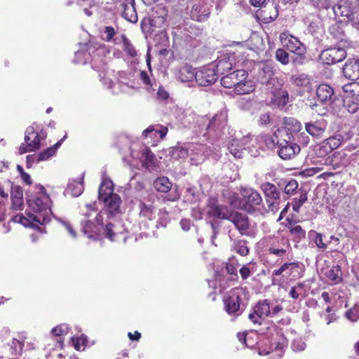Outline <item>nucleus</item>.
Listing matches in <instances>:
<instances>
[{
  "label": "nucleus",
  "instance_id": "26",
  "mask_svg": "<svg viewBox=\"0 0 359 359\" xmlns=\"http://www.w3.org/2000/svg\"><path fill=\"white\" fill-rule=\"evenodd\" d=\"M207 212L210 217L220 219H230L231 217V215L226 208L215 203L210 204Z\"/></svg>",
  "mask_w": 359,
  "mask_h": 359
},
{
  "label": "nucleus",
  "instance_id": "47",
  "mask_svg": "<svg viewBox=\"0 0 359 359\" xmlns=\"http://www.w3.org/2000/svg\"><path fill=\"white\" fill-rule=\"evenodd\" d=\"M292 82L294 85L302 87H309L311 84L310 77L305 74H298L292 76Z\"/></svg>",
  "mask_w": 359,
  "mask_h": 359
},
{
  "label": "nucleus",
  "instance_id": "4",
  "mask_svg": "<svg viewBox=\"0 0 359 359\" xmlns=\"http://www.w3.org/2000/svg\"><path fill=\"white\" fill-rule=\"evenodd\" d=\"M36 189L39 190L40 196H34L28 198L27 202L29 207L36 212H43V215L34 216V220L40 224H43L46 222V217H48L50 210L48 208L47 202L48 197L46 194L44 187L41 185L37 186Z\"/></svg>",
  "mask_w": 359,
  "mask_h": 359
},
{
  "label": "nucleus",
  "instance_id": "48",
  "mask_svg": "<svg viewBox=\"0 0 359 359\" xmlns=\"http://www.w3.org/2000/svg\"><path fill=\"white\" fill-rule=\"evenodd\" d=\"M232 248L238 254L242 256H245L249 252L246 241L243 240L234 241Z\"/></svg>",
  "mask_w": 359,
  "mask_h": 359
},
{
  "label": "nucleus",
  "instance_id": "24",
  "mask_svg": "<svg viewBox=\"0 0 359 359\" xmlns=\"http://www.w3.org/2000/svg\"><path fill=\"white\" fill-rule=\"evenodd\" d=\"M228 149L235 158H242L244 148L240 142V133H234V137L229 141Z\"/></svg>",
  "mask_w": 359,
  "mask_h": 359
},
{
  "label": "nucleus",
  "instance_id": "56",
  "mask_svg": "<svg viewBox=\"0 0 359 359\" xmlns=\"http://www.w3.org/2000/svg\"><path fill=\"white\" fill-rule=\"evenodd\" d=\"M8 185L11 187V198H23V191L21 187L13 185L10 181L7 182Z\"/></svg>",
  "mask_w": 359,
  "mask_h": 359
},
{
  "label": "nucleus",
  "instance_id": "11",
  "mask_svg": "<svg viewBox=\"0 0 359 359\" xmlns=\"http://www.w3.org/2000/svg\"><path fill=\"white\" fill-rule=\"evenodd\" d=\"M280 41L284 47H286L290 51L306 52V48L303 43L295 36L291 35L287 32L280 34Z\"/></svg>",
  "mask_w": 359,
  "mask_h": 359
},
{
  "label": "nucleus",
  "instance_id": "18",
  "mask_svg": "<svg viewBox=\"0 0 359 359\" xmlns=\"http://www.w3.org/2000/svg\"><path fill=\"white\" fill-rule=\"evenodd\" d=\"M226 123L227 112L224 110L213 116L208 126V129L209 130H221L224 128Z\"/></svg>",
  "mask_w": 359,
  "mask_h": 359
},
{
  "label": "nucleus",
  "instance_id": "58",
  "mask_svg": "<svg viewBox=\"0 0 359 359\" xmlns=\"http://www.w3.org/2000/svg\"><path fill=\"white\" fill-rule=\"evenodd\" d=\"M116 34V31L114 27L111 26H106L104 27V35H102V39L107 42L111 41Z\"/></svg>",
  "mask_w": 359,
  "mask_h": 359
},
{
  "label": "nucleus",
  "instance_id": "55",
  "mask_svg": "<svg viewBox=\"0 0 359 359\" xmlns=\"http://www.w3.org/2000/svg\"><path fill=\"white\" fill-rule=\"evenodd\" d=\"M328 147H330V149L331 152L334 150L339 147V146L341 144V136H333L330 137L325 140H324Z\"/></svg>",
  "mask_w": 359,
  "mask_h": 359
},
{
  "label": "nucleus",
  "instance_id": "27",
  "mask_svg": "<svg viewBox=\"0 0 359 359\" xmlns=\"http://www.w3.org/2000/svg\"><path fill=\"white\" fill-rule=\"evenodd\" d=\"M123 11L122 16L128 21L135 23L137 22L138 18L137 14L135 8L134 0L128 1L127 3H124L123 5Z\"/></svg>",
  "mask_w": 359,
  "mask_h": 359
},
{
  "label": "nucleus",
  "instance_id": "64",
  "mask_svg": "<svg viewBox=\"0 0 359 359\" xmlns=\"http://www.w3.org/2000/svg\"><path fill=\"white\" fill-rule=\"evenodd\" d=\"M347 22H351L353 26L359 29V11L352 12Z\"/></svg>",
  "mask_w": 359,
  "mask_h": 359
},
{
  "label": "nucleus",
  "instance_id": "57",
  "mask_svg": "<svg viewBox=\"0 0 359 359\" xmlns=\"http://www.w3.org/2000/svg\"><path fill=\"white\" fill-rule=\"evenodd\" d=\"M276 59L283 65H287L290 62L288 53L282 48L276 51Z\"/></svg>",
  "mask_w": 359,
  "mask_h": 359
},
{
  "label": "nucleus",
  "instance_id": "20",
  "mask_svg": "<svg viewBox=\"0 0 359 359\" xmlns=\"http://www.w3.org/2000/svg\"><path fill=\"white\" fill-rule=\"evenodd\" d=\"M236 64V55L233 53L224 55L222 59H219L216 67L218 72L224 74L226 72L231 70Z\"/></svg>",
  "mask_w": 359,
  "mask_h": 359
},
{
  "label": "nucleus",
  "instance_id": "19",
  "mask_svg": "<svg viewBox=\"0 0 359 359\" xmlns=\"http://www.w3.org/2000/svg\"><path fill=\"white\" fill-rule=\"evenodd\" d=\"M327 128V123L324 120H318L314 122L306 123V130L313 137L321 136Z\"/></svg>",
  "mask_w": 359,
  "mask_h": 359
},
{
  "label": "nucleus",
  "instance_id": "16",
  "mask_svg": "<svg viewBox=\"0 0 359 359\" xmlns=\"http://www.w3.org/2000/svg\"><path fill=\"white\" fill-rule=\"evenodd\" d=\"M344 75L351 80L359 79V59L348 60L343 68Z\"/></svg>",
  "mask_w": 359,
  "mask_h": 359
},
{
  "label": "nucleus",
  "instance_id": "51",
  "mask_svg": "<svg viewBox=\"0 0 359 359\" xmlns=\"http://www.w3.org/2000/svg\"><path fill=\"white\" fill-rule=\"evenodd\" d=\"M309 236L312 238L317 248L321 250H325L327 244L323 242V235L320 233L311 231L309 232Z\"/></svg>",
  "mask_w": 359,
  "mask_h": 359
},
{
  "label": "nucleus",
  "instance_id": "53",
  "mask_svg": "<svg viewBox=\"0 0 359 359\" xmlns=\"http://www.w3.org/2000/svg\"><path fill=\"white\" fill-rule=\"evenodd\" d=\"M315 153L318 157L323 158L331 153V151L325 142L323 141L320 144L316 146Z\"/></svg>",
  "mask_w": 359,
  "mask_h": 359
},
{
  "label": "nucleus",
  "instance_id": "61",
  "mask_svg": "<svg viewBox=\"0 0 359 359\" xmlns=\"http://www.w3.org/2000/svg\"><path fill=\"white\" fill-rule=\"evenodd\" d=\"M298 188V183L296 180H292L290 182H287V184L285 185L284 191L287 195H291L294 193V191Z\"/></svg>",
  "mask_w": 359,
  "mask_h": 359
},
{
  "label": "nucleus",
  "instance_id": "52",
  "mask_svg": "<svg viewBox=\"0 0 359 359\" xmlns=\"http://www.w3.org/2000/svg\"><path fill=\"white\" fill-rule=\"evenodd\" d=\"M121 39L123 42V50L130 57H135L137 55V52L128 39L126 36V35L123 34L121 36Z\"/></svg>",
  "mask_w": 359,
  "mask_h": 359
},
{
  "label": "nucleus",
  "instance_id": "62",
  "mask_svg": "<svg viewBox=\"0 0 359 359\" xmlns=\"http://www.w3.org/2000/svg\"><path fill=\"white\" fill-rule=\"evenodd\" d=\"M306 347L305 343L301 338L295 339L292 344V348L294 351H301L304 350Z\"/></svg>",
  "mask_w": 359,
  "mask_h": 359
},
{
  "label": "nucleus",
  "instance_id": "60",
  "mask_svg": "<svg viewBox=\"0 0 359 359\" xmlns=\"http://www.w3.org/2000/svg\"><path fill=\"white\" fill-rule=\"evenodd\" d=\"M306 194H301L299 198H296L292 203V209L294 210V211L298 212L299 211L300 208L306 202Z\"/></svg>",
  "mask_w": 359,
  "mask_h": 359
},
{
  "label": "nucleus",
  "instance_id": "41",
  "mask_svg": "<svg viewBox=\"0 0 359 359\" xmlns=\"http://www.w3.org/2000/svg\"><path fill=\"white\" fill-rule=\"evenodd\" d=\"M275 348L274 351H271L273 356H275L277 359H280L282 356L283 350L287 345V341L283 335H279L277 341L274 343Z\"/></svg>",
  "mask_w": 359,
  "mask_h": 359
},
{
  "label": "nucleus",
  "instance_id": "42",
  "mask_svg": "<svg viewBox=\"0 0 359 359\" xmlns=\"http://www.w3.org/2000/svg\"><path fill=\"white\" fill-rule=\"evenodd\" d=\"M285 127L287 133L292 135V133H298L302 129L301 123L294 118H287L284 121Z\"/></svg>",
  "mask_w": 359,
  "mask_h": 359
},
{
  "label": "nucleus",
  "instance_id": "14",
  "mask_svg": "<svg viewBox=\"0 0 359 359\" xmlns=\"http://www.w3.org/2000/svg\"><path fill=\"white\" fill-rule=\"evenodd\" d=\"M114 184L113 182L106 176L105 174L102 176V182L99 187L98 198L100 201L105 199L107 197L116 194L114 192Z\"/></svg>",
  "mask_w": 359,
  "mask_h": 359
},
{
  "label": "nucleus",
  "instance_id": "6",
  "mask_svg": "<svg viewBox=\"0 0 359 359\" xmlns=\"http://www.w3.org/2000/svg\"><path fill=\"white\" fill-rule=\"evenodd\" d=\"M242 200L240 209L251 212L254 208L262 203L260 194L252 188H242L241 190Z\"/></svg>",
  "mask_w": 359,
  "mask_h": 359
},
{
  "label": "nucleus",
  "instance_id": "32",
  "mask_svg": "<svg viewBox=\"0 0 359 359\" xmlns=\"http://www.w3.org/2000/svg\"><path fill=\"white\" fill-rule=\"evenodd\" d=\"M103 215L100 212L97 215L95 218V222L97 223V226H101L104 233L106 234V236L111 241L114 240V236L117 234L116 232L114 231V225L111 224H107L105 227L103 226Z\"/></svg>",
  "mask_w": 359,
  "mask_h": 359
},
{
  "label": "nucleus",
  "instance_id": "38",
  "mask_svg": "<svg viewBox=\"0 0 359 359\" xmlns=\"http://www.w3.org/2000/svg\"><path fill=\"white\" fill-rule=\"evenodd\" d=\"M265 198H273L280 196V193L277 187L272 183L264 182L260 187Z\"/></svg>",
  "mask_w": 359,
  "mask_h": 359
},
{
  "label": "nucleus",
  "instance_id": "37",
  "mask_svg": "<svg viewBox=\"0 0 359 359\" xmlns=\"http://www.w3.org/2000/svg\"><path fill=\"white\" fill-rule=\"evenodd\" d=\"M223 196L227 200L228 203L235 208L240 209L242 198L239 197L238 194L231 190H226L223 193Z\"/></svg>",
  "mask_w": 359,
  "mask_h": 359
},
{
  "label": "nucleus",
  "instance_id": "59",
  "mask_svg": "<svg viewBox=\"0 0 359 359\" xmlns=\"http://www.w3.org/2000/svg\"><path fill=\"white\" fill-rule=\"evenodd\" d=\"M345 316L351 321H356L359 319V306L355 305L348 310L345 313Z\"/></svg>",
  "mask_w": 359,
  "mask_h": 359
},
{
  "label": "nucleus",
  "instance_id": "7",
  "mask_svg": "<svg viewBox=\"0 0 359 359\" xmlns=\"http://www.w3.org/2000/svg\"><path fill=\"white\" fill-rule=\"evenodd\" d=\"M346 55L345 49L339 47H330L321 52L319 59L323 63L331 65L341 62Z\"/></svg>",
  "mask_w": 359,
  "mask_h": 359
},
{
  "label": "nucleus",
  "instance_id": "49",
  "mask_svg": "<svg viewBox=\"0 0 359 359\" xmlns=\"http://www.w3.org/2000/svg\"><path fill=\"white\" fill-rule=\"evenodd\" d=\"M334 13L336 16L344 18L341 21L347 22L348 18L351 15L352 11L346 6H337L333 8Z\"/></svg>",
  "mask_w": 359,
  "mask_h": 359
},
{
  "label": "nucleus",
  "instance_id": "21",
  "mask_svg": "<svg viewBox=\"0 0 359 359\" xmlns=\"http://www.w3.org/2000/svg\"><path fill=\"white\" fill-rule=\"evenodd\" d=\"M196 72H195L192 67L189 65L180 67L176 73L177 79L182 83L196 81Z\"/></svg>",
  "mask_w": 359,
  "mask_h": 359
},
{
  "label": "nucleus",
  "instance_id": "45",
  "mask_svg": "<svg viewBox=\"0 0 359 359\" xmlns=\"http://www.w3.org/2000/svg\"><path fill=\"white\" fill-rule=\"evenodd\" d=\"M155 189L161 192H168L171 188V183L168 178L163 177L156 179L154 183Z\"/></svg>",
  "mask_w": 359,
  "mask_h": 359
},
{
  "label": "nucleus",
  "instance_id": "10",
  "mask_svg": "<svg viewBox=\"0 0 359 359\" xmlns=\"http://www.w3.org/2000/svg\"><path fill=\"white\" fill-rule=\"evenodd\" d=\"M248 73L244 69H238L234 71L229 74L224 76L221 79V84L222 86L226 88H233V90L235 91V88L236 86L247 79Z\"/></svg>",
  "mask_w": 359,
  "mask_h": 359
},
{
  "label": "nucleus",
  "instance_id": "63",
  "mask_svg": "<svg viewBox=\"0 0 359 359\" xmlns=\"http://www.w3.org/2000/svg\"><path fill=\"white\" fill-rule=\"evenodd\" d=\"M292 234L297 236L299 238H304L305 236V231L302 229L299 225L291 226L288 227Z\"/></svg>",
  "mask_w": 359,
  "mask_h": 359
},
{
  "label": "nucleus",
  "instance_id": "28",
  "mask_svg": "<svg viewBox=\"0 0 359 359\" xmlns=\"http://www.w3.org/2000/svg\"><path fill=\"white\" fill-rule=\"evenodd\" d=\"M231 220L241 233L244 234L249 227L248 217L241 213L236 212L231 215Z\"/></svg>",
  "mask_w": 359,
  "mask_h": 359
},
{
  "label": "nucleus",
  "instance_id": "17",
  "mask_svg": "<svg viewBox=\"0 0 359 359\" xmlns=\"http://www.w3.org/2000/svg\"><path fill=\"white\" fill-rule=\"evenodd\" d=\"M104 204V207L109 213L111 215H115L121 212V204L122 201L121 197L117 194H112V196L102 200Z\"/></svg>",
  "mask_w": 359,
  "mask_h": 359
},
{
  "label": "nucleus",
  "instance_id": "40",
  "mask_svg": "<svg viewBox=\"0 0 359 359\" xmlns=\"http://www.w3.org/2000/svg\"><path fill=\"white\" fill-rule=\"evenodd\" d=\"M172 158L174 159H184L189 156V143L182 146H177L172 148Z\"/></svg>",
  "mask_w": 359,
  "mask_h": 359
},
{
  "label": "nucleus",
  "instance_id": "15",
  "mask_svg": "<svg viewBox=\"0 0 359 359\" xmlns=\"http://www.w3.org/2000/svg\"><path fill=\"white\" fill-rule=\"evenodd\" d=\"M278 155L285 160L290 159L298 154L300 151V147L298 144L293 143L292 140L287 144H283L278 147Z\"/></svg>",
  "mask_w": 359,
  "mask_h": 359
},
{
  "label": "nucleus",
  "instance_id": "12",
  "mask_svg": "<svg viewBox=\"0 0 359 359\" xmlns=\"http://www.w3.org/2000/svg\"><path fill=\"white\" fill-rule=\"evenodd\" d=\"M189 157L193 164L203 162L209 155L208 147L201 144L189 143Z\"/></svg>",
  "mask_w": 359,
  "mask_h": 359
},
{
  "label": "nucleus",
  "instance_id": "2",
  "mask_svg": "<svg viewBox=\"0 0 359 359\" xmlns=\"http://www.w3.org/2000/svg\"><path fill=\"white\" fill-rule=\"evenodd\" d=\"M131 161L130 166L140 170L145 168L149 172H157L158 165L155 155L147 147L140 142H134L130 147Z\"/></svg>",
  "mask_w": 359,
  "mask_h": 359
},
{
  "label": "nucleus",
  "instance_id": "50",
  "mask_svg": "<svg viewBox=\"0 0 359 359\" xmlns=\"http://www.w3.org/2000/svg\"><path fill=\"white\" fill-rule=\"evenodd\" d=\"M69 327L67 324H61V325L54 327L53 329H52L51 332L53 335H55L56 337H59L60 339H57V341L59 343H62V341L61 337L63 335H66L69 332Z\"/></svg>",
  "mask_w": 359,
  "mask_h": 359
},
{
  "label": "nucleus",
  "instance_id": "36",
  "mask_svg": "<svg viewBox=\"0 0 359 359\" xmlns=\"http://www.w3.org/2000/svg\"><path fill=\"white\" fill-rule=\"evenodd\" d=\"M139 208L140 216L141 217H144V219H147L149 220L155 219L156 210L152 205H147L143 202H140Z\"/></svg>",
  "mask_w": 359,
  "mask_h": 359
},
{
  "label": "nucleus",
  "instance_id": "43",
  "mask_svg": "<svg viewBox=\"0 0 359 359\" xmlns=\"http://www.w3.org/2000/svg\"><path fill=\"white\" fill-rule=\"evenodd\" d=\"M67 137V135L64 136V137L57 142L53 147H49L44 150L43 151L41 152L38 156H37V161H46L50 157L53 156L57 149L61 145L62 141Z\"/></svg>",
  "mask_w": 359,
  "mask_h": 359
},
{
  "label": "nucleus",
  "instance_id": "54",
  "mask_svg": "<svg viewBox=\"0 0 359 359\" xmlns=\"http://www.w3.org/2000/svg\"><path fill=\"white\" fill-rule=\"evenodd\" d=\"M288 247H289V243H288V242L286 241L283 244V246L281 248H276L275 246L271 247L269 249V252L271 254L276 255L277 257H283L285 255V254L287 251Z\"/></svg>",
  "mask_w": 359,
  "mask_h": 359
},
{
  "label": "nucleus",
  "instance_id": "8",
  "mask_svg": "<svg viewBox=\"0 0 359 359\" xmlns=\"http://www.w3.org/2000/svg\"><path fill=\"white\" fill-rule=\"evenodd\" d=\"M299 265L296 263H288L283 264L280 268L273 271V276L274 280H276L275 277H279L278 281H290L295 280L299 277Z\"/></svg>",
  "mask_w": 359,
  "mask_h": 359
},
{
  "label": "nucleus",
  "instance_id": "9",
  "mask_svg": "<svg viewBox=\"0 0 359 359\" xmlns=\"http://www.w3.org/2000/svg\"><path fill=\"white\" fill-rule=\"evenodd\" d=\"M217 78V74L214 66H205L196 72V82L199 86H208L215 83Z\"/></svg>",
  "mask_w": 359,
  "mask_h": 359
},
{
  "label": "nucleus",
  "instance_id": "31",
  "mask_svg": "<svg viewBox=\"0 0 359 359\" xmlns=\"http://www.w3.org/2000/svg\"><path fill=\"white\" fill-rule=\"evenodd\" d=\"M273 138L275 139L277 147L283 144H287L292 140V135L287 133V130L283 127L277 128L273 132Z\"/></svg>",
  "mask_w": 359,
  "mask_h": 359
},
{
  "label": "nucleus",
  "instance_id": "35",
  "mask_svg": "<svg viewBox=\"0 0 359 359\" xmlns=\"http://www.w3.org/2000/svg\"><path fill=\"white\" fill-rule=\"evenodd\" d=\"M259 141V148L260 149H273L277 147L275 139L273 138V133L271 135H261L257 137Z\"/></svg>",
  "mask_w": 359,
  "mask_h": 359
},
{
  "label": "nucleus",
  "instance_id": "25",
  "mask_svg": "<svg viewBox=\"0 0 359 359\" xmlns=\"http://www.w3.org/2000/svg\"><path fill=\"white\" fill-rule=\"evenodd\" d=\"M83 177L79 180H69L68 185L65 190V195H69L73 197L80 196L83 191Z\"/></svg>",
  "mask_w": 359,
  "mask_h": 359
},
{
  "label": "nucleus",
  "instance_id": "46",
  "mask_svg": "<svg viewBox=\"0 0 359 359\" xmlns=\"http://www.w3.org/2000/svg\"><path fill=\"white\" fill-rule=\"evenodd\" d=\"M326 277L334 283H339L341 280V269L339 266H334L325 272Z\"/></svg>",
  "mask_w": 359,
  "mask_h": 359
},
{
  "label": "nucleus",
  "instance_id": "30",
  "mask_svg": "<svg viewBox=\"0 0 359 359\" xmlns=\"http://www.w3.org/2000/svg\"><path fill=\"white\" fill-rule=\"evenodd\" d=\"M210 13V11L208 6L195 5L191 11V17L198 22H202L208 19Z\"/></svg>",
  "mask_w": 359,
  "mask_h": 359
},
{
  "label": "nucleus",
  "instance_id": "34",
  "mask_svg": "<svg viewBox=\"0 0 359 359\" xmlns=\"http://www.w3.org/2000/svg\"><path fill=\"white\" fill-rule=\"evenodd\" d=\"M255 89V84L253 81L245 79L236 86L235 93L237 95H245L252 93Z\"/></svg>",
  "mask_w": 359,
  "mask_h": 359
},
{
  "label": "nucleus",
  "instance_id": "5",
  "mask_svg": "<svg viewBox=\"0 0 359 359\" xmlns=\"http://www.w3.org/2000/svg\"><path fill=\"white\" fill-rule=\"evenodd\" d=\"M244 294L245 290L243 288H235L224 299V307L230 316L237 317L243 313L241 298Z\"/></svg>",
  "mask_w": 359,
  "mask_h": 359
},
{
  "label": "nucleus",
  "instance_id": "44",
  "mask_svg": "<svg viewBox=\"0 0 359 359\" xmlns=\"http://www.w3.org/2000/svg\"><path fill=\"white\" fill-rule=\"evenodd\" d=\"M343 90L345 93L344 97H359V83L352 82L345 84L343 86Z\"/></svg>",
  "mask_w": 359,
  "mask_h": 359
},
{
  "label": "nucleus",
  "instance_id": "1",
  "mask_svg": "<svg viewBox=\"0 0 359 359\" xmlns=\"http://www.w3.org/2000/svg\"><path fill=\"white\" fill-rule=\"evenodd\" d=\"M259 79L271 93L272 104L280 109L283 108L288 102V93L282 88V83L274 76L272 69L269 66L264 67L259 72Z\"/></svg>",
  "mask_w": 359,
  "mask_h": 359
},
{
  "label": "nucleus",
  "instance_id": "39",
  "mask_svg": "<svg viewBox=\"0 0 359 359\" xmlns=\"http://www.w3.org/2000/svg\"><path fill=\"white\" fill-rule=\"evenodd\" d=\"M344 107L351 114L357 112L359 109V97H344Z\"/></svg>",
  "mask_w": 359,
  "mask_h": 359
},
{
  "label": "nucleus",
  "instance_id": "22",
  "mask_svg": "<svg viewBox=\"0 0 359 359\" xmlns=\"http://www.w3.org/2000/svg\"><path fill=\"white\" fill-rule=\"evenodd\" d=\"M316 95L320 102L327 103L332 100L334 90L330 86L322 83L316 89Z\"/></svg>",
  "mask_w": 359,
  "mask_h": 359
},
{
  "label": "nucleus",
  "instance_id": "29",
  "mask_svg": "<svg viewBox=\"0 0 359 359\" xmlns=\"http://www.w3.org/2000/svg\"><path fill=\"white\" fill-rule=\"evenodd\" d=\"M240 142H241L244 149H248L249 152L252 156H257L258 151L257 147H259V141L257 137L256 138L252 137L250 135L240 137Z\"/></svg>",
  "mask_w": 359,
  "mask_h": 359
},
{
  "label": "nucleus",
  "instance_id": "33",
  "mask_svg": "<svg viewBox=\"0 0 359 359\" xmlns=\"http://www.w3.org/2000/svg\"><path fill=\"white\" fill-rule=\"evenodd\" d=\"M332 163V159L330 157L326 158H322L320 160H316L313 162L315 165L314 167L310 168L309 169H306L304 170V173L307 176H312L320 171L323 170L324 165H330Z\"/></svg>",
  "mask_w": 359,
  "mask_h": 359
},
{
  "label": "nucleus",
  "instance_id": "3",
  "mask_svg": "<svg viewBox=\"0 0 359 359\" xmlns=\"http://www.w3.org/2000/svg\"><path fill=\"white\" fill-rule=\"evenodd\" d=\"M283 310L278 304H273L269 299H262L257 302L248 315L249 320L254 324L261 325L266 318H273Z\"/></svg>",
  "mask_w": 359,
  "mask_h": 359
},
{
  "label": "nucleus",
  "instance_id": "23",
  "mask_svg": "<svg viewBox=\"0 0 359 359\" xmlns=\"http://www.w3.org/2000/svg\"><path fill=\"white\" fill-rule=\"evenodd\" d=\"M25 141L34 151L40 147L39 134L35 131L34 126L27 128L25 130Z\"/></svg>",
  "mask_w": 359,
  "mask_h": 359
},
{
  "label": "nucleus",
  "instance_id": "13",
  "mask_svg": "<svg viewBox=\"0 0 359 359\" xmlns=\"http://www.w3.org/2000/svg\"><path fill=\"white\" fill-rule=\"evenodd\" d=\"M167 133L168 128L165 127L158 125L156 126H151L143 131L142 135L146 140L149 138L151 139V141H147V144H151L152 145H154L156 142L163 140Z\"/></svg>",
  "mask_w": 359,
  "mask_h": 359
}]
</instances>
